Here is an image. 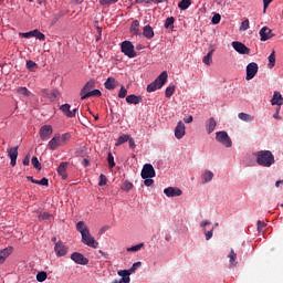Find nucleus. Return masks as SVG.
I'll list each match as a JSON object with an SVG mask.
<instances>
[{
	"instance_id": "f257e3e1",
	"label": "nucleus",
	"mask_w": 283,
	"mask_h": 283,
	"mask_svg": "<svg viewBox=\"0 0 283 283\" xmlns=\"http://www.w3.org/2000/svg\"><path fill=\"white\" fill-rule=\"evenodd\" d=\"M76 230L82 235L83 244H86V247H92V249H98V242L94 239V237H92L90 233V228H87L84 221H78L76 223Z\"/></svg>"
},
{
	"instance_id": "f03ea898",
	"label": "nucleus",
	"mask_w": 283,
	"mask_h": 283,
	"mask_svg": "<svg viewBox=\"0 0 283 283\" xmlns=\"http://www.w3.org/2000/svg\"><path fill=\"white\" fill-rule=\"evenodd\" d=\"M256 158V164L260 167H271L275 165V156L271 150H260L254 154Z\"/></svg>"
},
{
	"instance_id": "7ed1b4c3",
	"label": "nucleus",
	"mask_w": 283,
	"mask_h": 283,
	"mask_svg": "<svg viewBox=\"0 0 283 283\" xmlns=\"http://www.w3.org/2000/svg\"><path fill=\"white\" fill-rule=\"evenodd\" d=\"M167 78H169L167 71L161 72L154 82L147 85L146 92L151 94V92H156V90H161L167 83Z\"/></svg>"
},
{
	"instance_id": "20e7f679",
	"label": "nucleus",
	"mask_w": 283,
	"mask_h": 283,
	"mask_svg": "<svg viewBox=\"0 0 283 283\" xmlns=\"http://www.w3.org/2000/svg\"><path fill=\"white\" fill-rule=\"evenodd\" d=\"M120 50L125 56L128 59H136V50L134 49V44L130 41H124L120 43Z\"/></svg>"
},
{
	"instance_id": "39448f33",
	"label": "nucleus",
	"mask_w": 283,
	"mask_h": 283,
	"mask_svg": "<svg viewBox=\"0 0 283 283\" xmlns=\"http://www.w3.org/2000/svg\"><path fill=\"white\" fill-rule=\"evenodd\" d=\"M216 140L223 145L224 147H232L233 145L231 137H229V134H227V132L224 130L216 133Z\"/></svg>"
},
{
	"instance_id": "423d86ee",
	"label": "nucleus",
	"mask_w": 283,
	"mask_h": 283,
	"mask_svg": "<svg viewBox=\"0 0 283 283\" xmlns=\"http://www.w3.org/2000/svg\"><path fill=\"white\" fill-rule=\"evenodd\" d=\"M142 178H156V170L154 169V166L151 164L144 165L142 169Z\"/></svg>"
},
{
	"instance_id": "0eeeda50",
	"label": "nucleus",
	"mask_w": 283,
	"mask_h": 283,
	"mask_svg": "<svg viewBox=\"0 0 283 283\" xmlns=\"http://www.w3.org/2000/svg\"><path fill=\"white\" fill-rule=\"evenodd\" d=\"M54 251L57 258H65V255H67L69 248L63 244V241H57L55 243Z\"/></svg>"
},
{
	"instance_id": "6e6552de",
	"label": "nucleus",
	"mask_w": 283,
	"mask_h": 283,
	"mask_svg": "<svg viewBox=\"0 0 283 283\" xmlns=\"http://www.w3.org/2000/svg\"><path fill=\"white\" fill-rule=\"evenodd\" d=\"M71 260H73V262H75V264H81L82 266H85L86 264H90V259L85 258V255H83L80 252H74L71 254Z\"/></svg>"
},
{
	"instance_id": "1a4fd4ad",
	"label": "nucleus",
	"mask_w": 283,
	"mask_h": 283,
	"mask_svg": "<svg viewBox=\"0 0 283 283\" xmlns=\"http://www.w3.org/2000/svg\"><path fill=\"white\" fill-rule=\"evenodd\" d=\"M258 63L255 62H251L247 65V81H251L253 78H255V74H258Z\"/></svg>"
},
{
	"instance_id": "9d476101",
	"label": "nucleus",
	"mask_w": 283,
	"mask_h": 283,
	"mask_svg": "<svg viewBox=\"0 0 283 283\" xmlns=\"http://www.w3.org/2000/svg\"><path fill=\"white\" fill-rule=\"evenodd\" d=\"M7 154L11 160L10 161L11 167H17V158H19V146L9 148L7 150Z\"/></svg>"
},
{
	"instance_id": "9b49d317",
	"label": "nucleus",
	"mask_w": 283,
	"mask_h": 283,
	"mask_svg": "<svg viewBox=\"0 0 283 283\" xmlns=\"http://www.w3.org/2000/svg\"><path fill=\"white\" fill-rule=\"evenodd\" d=\"M232 48L238 52L239 54H251V49L244 45V43L239 41L232 42Z\"/></svg>"
},
{
	"instance_id": "f8f14e48",
	"label": "nucleus",
	"mask_w": 283,
	"mask_h": 283,
	"mask_svg": "<svg viewBox=\"0 0 283 283\" xmlns=\"http://www.w3.org/2000/svg\"><path fill=\"white\" fill-rule=\"evenodd\" d=\"M52 126L50 125H44L40 128V138L41 140H50L52 136Z\"/></svg>"
},
{
	"instance_id": "ddd939ff",
	"label": "nucleus",
	"mask_w": 283,
	"mask_h": 283,
	"mask_svg": "<svg viewBox=\"0 0 283 283\" xmlns=\"http://www.w3.org/2000/svg\"><path fill=\"white\" fill-rule=\"evenodd\" d=\"M48 147L51 149V151L59 149V147H63L61 144V135L55 134L54 137L49 142Z\"/></svg>"
},
{
	"instance_id": "4468645a",
	"label": "nucleus",
	"mask_w": 283,
	"mask_h": 283,
	"mask_svg": "<svg viewBox=\"0 0 283 283\" xmlns=\"http://www.w3.org/2000/svg\"><path fill=\"white\" fill-rule=\"evenodd\" d=\"M259 34L261 36V41H269V39H273V36H275V33H273V30L269 27H263Z\"/></svg>"
},
{
	"instance_id": "2eb2a0df",
	"label": "nucleus",
	"mask_w": 283,
	"mask_h": 283,
	"mask_svg": "<svg viewBox=\"0 0 283 283\" xmlns=\"http://www.w3.org/2000/svg\"><path fill=\"white\" fill-rule=\"evenodd\" d=\"M164 193L167 198H176L182 196V190L180 188L168 187L164 189Z\"/></svg>"
},
{
	"instance_id": "dca6fc26",
	"label": "nucleus",
	"mask_w": 283,
	"mask_h": 283,
	"mask_svg": "<svg viewBox=\"0 0 283 283\" xmlns=\"http://www.w3.org/2000/svg\"><path fill=\"white\" fill-rule=\"evenodd\" d=\"M186 134V127L185 123L178 122L177 126L175 127V137L180 140L181 138L185 137Z\"/></svg>"
},
{
	"instance_id": "f3484780",
	"label": "nucleus",
	"mask_w": 283,
	"mask_h": 283,
	"mask_svg": "<svg viewBox=\"0 0 283 283\" xmlns=\"http://www.w3.org/2000/svg\"><path fill=\"white\" fill-rule=\"evenodd\" d=\"M93 87H96V81L91 80L81 90V93H80L81 98H83V96H85V94L91 93Z\"/></svg>"
},
{
	"instance_id": "a211bd4d",
	"label": "nucleus",
	"mask_w": 283,
	"mask_h": 283,
	"mask_svg": "<svg viewBox=\"0 0 283 283\" xmlns=\"http://www.w3.org/2000/svg\"><path fill=\"white\" fill-rule=\"evenodd\" d=\"M117 275H119V277H122L119 280V283H129V282H132V279L129 277V275H132V273L129 272V270H119L117 272Z\"/></svg>"
},
{
	"instance_id": "6ab92c4d",
	"label": "nucleus",
	"mask_w": 283,
	"mask_h": 283,
	"mask_svg": "<svg viewBox=\"0 0 283 283\" xmlns=\"http://www.w3.org/2000/svg\"><path fill=\"white\" fill-rule=\"evenodd\" d=\"M126 103H128V105H138L143 103V96L135 94L128 95L126 97Z\"/></svg>"
},
{
	"instance_id": "aec40b11",
	"label": "nucleus",
	"mask_w": 283,
	"mask_h": 283,
	"mask_svg": "<svg viewBox=\"0 0 283 283\" xmlns=\"http://www.w3.org/2000/svg\"><path fill=\"white\" fill-rule=\"evenodd\" d=\"M12 251H14V248H12V247H8L0 251V264H3V262H6V260H8V258L12 253Z\"/></svg>"
},
{
	"instance_id": "412c9836",
	"label": "nucleus",
	"mask_w": 283,
	"mask_h": 283,
	"mask_svg": "<svg viewBox=\"0 0 283 283\" xmlns=\"http://www.w3.org/2000/svg\"><path fill=\"white\" fill-rule=\"evenodd\" d=\"M271 105H277V107H281V105H283V97L280 92H274L273 97L271 99Z\"/></svg>"
},
{
	"instance_id": "4be33fe9",
	"label": "nucleus",
	"mask_w": 283,
	"mask_h": 283,
	"mask_svg": "<svg viewBox=\"0 0 283 283\" xmlns=\"http://www.w3.org/2000/svg\"><path fill=\"white\" fill-rule=\"evenodd\" d=\"M67 163H61L57 168L59 176L62 177V180H67Z\"/></svg>"
},
{
	"instance_id": "5701e85b",
	"label": "nucleus",
	"mask_w": 283,
	"mask_h": 283,
	"mask_svg": "<svg viewBox=\"0 0 283 283\" xmlns=\"http://www.w3.org/2000/svg\"><path fill=\"white\" fill-rule=\"evenodd\" d=\"M217 125H218V123L216 122V118L210 117L208 119L207 125H206L208 134H213V132L216 130Z\"/></svg>"
},
{
	"instance_id": "b1692460",
	"label": "nucleus",
	"mask_w": 283,
	"mask_h": 283,
	"mask_svg": "<svg viewBox=\"0 0 283 283\" xmlns=\"http://www.w3.org/2000/svg\"><path fill=\"white\" fill-rule=\"evenodd\" d=\"M45 96L54 103V101H59V98H61V92H59V90H53L51 93H45Z\"/></svg>"
},
{
	"instance_id": "393cba45",
	"label": "nucleus",
	"mask_w": 283,
	"mask_h": 283,
	"mask_svg": "<svg viewBox=\"0 0 283 283\" xmlns=\"http://www.w3.org/2000/svg\"><path fill=\"white\" fill-rule=\"evenodd\" d=\"M228 258L230 260V266H238V254L233 249L230 250Z\"/></svg>"
},
{
	"instance_id": "a878e982",
	"label": "nucleus",
	"mask_w": 283,
	"mask_h": 283,
	"mask_svg": "<svg viewBox=\"0 0 283 283\" xmlns=\"http://www.w3.org/2000/svg\"><path fill=\"white\" fill-rule=\"evenodd\" d=\"M140 22L138 20H134L130 25V33L135 34V36H138L140 32Z\"/></svg>"
},
{
	"instance_id": "bb28decb",
	"label": "nucleus",
	"mask_w": 283,
	"mask_h": 283,
	"mask_svg": "<svg viewBox=\"0 0 283 283\" xmlns=\"http://www.w3.org/2000/svg\"><path fill=\"white\" fill-rule=\"evenodd\" d=\"M104 87L106 90H116V78L108 77L106 82L104 83Z\"/></svg>"
},
{
	"instance_id": "cd10ccee",
	"label": "nucleus",
	"mask_w": 283,
	"mask_h": 283,
	"mask_svg": "<svg viewBox=\"0 0 283 283\" xmlns=\"http://www.w3.org/2000/svg\"><path fill=\"white\" fill-rule=\"evenodd\" d=\"M143 34L146 39H154V29L151 25H145Z\"/></svg>"
},
{
	"instance_id": "c85d7f7f",
	"label": "nucleus",
	"mask_w": 283,
	"mask_h": 283,
	"mask_svg": "<svg viewBox=\"0 0 283 283\" xmlns=\"http://www.w3.org/2000/svg\"><path fill=\"white\" fill-rule=\"evenodd\" d=\"M174 23H176V18L169 17L166 19L164 28H166V30L174 31Z\"/></svg>"
},
{
	"instance_id": "c756f323",
	"label": "nucleus",
	"mask_w": 283,
	"mask_h": 283,
	"mask_svg": "<svg viewBox=\"0 0 283 283\" xmlns=\"http://www.w3.org/2000/svg\"><path fill=\"white\" fill-rule=\"evenodd\" d=\"M238 117L240 120H243V123H252L254 119L253 115H249L247 113H239Z\"/></svg>"
},
{
	"instance_id": "7c9ffc66",
	"label": "nucleus",
	"mask_w": 283,
	"mask_h": 283,
	"mask_svg": "<svg viewBox=\"0 0 283 283\" xmlns=\"http://www.w3.org/2000/svg\"><path fill=\"white\" fill-rule=\"evenodd\" d=\"M91 96H102V93L99 90H93L90 93L84 94L81 97V101H86V98H91Z\"/></svg>"
},
{
	"instance_id": "2f4dec72",
	"label": "nucleus",
	"mask_w": 283,
	"mask_h": 283,
	"mask_svg": "<svg viewBox=\"0 0 283 283\" xmlns=\"http://www.w3.org/2000/svg\"><path fill=\"white\" fill-rule=\"evenodd\" d=\"M122 191L129 192L134 189V184L132 181H124L120 186Z\"/></svg>"
},
{
	"instance_id": "473e14b6",
	"label": "nucleus",
	"mask_w": 283,
	"mask_h": 283,
	"mask_svg": "<svg viewBox=\"0 0 283 283\" xmlns=\"http://www.w3.org/2000/svg\"><path fill=\"white\" fill-rule=\"evenodd\" d=\"M40 221H45V222H50V220H52V214L49 212H40L38 216Z\"/></svg>"
},
{
	"instance_id": "72a5a7b5",
	"label": "nucleus",
	"mask_w": 283,
	"mask_h": 283,
	"mask_svg": "<svg viewBox=\"0 0 283 283\" xmlns=\"http://www.w3.org/2000/svg\"><path fill=\"white\" fill-rule=\"evenodd\" d=\"M203 182H211L213 180V172L211 170H206L202 175Z\"/></svg>"
},
{
	"instance_id": "f704fd0d",
	"label": "nucleus",
	"mask_w": 283,
	"mask_h": 283,
	"mask_svg": "<svg viewBox=\"0 0 283 283\" xmlns=\"http://www.w3.org/2000/svg\"><path fill=\"white\" fill-rule=\"evenodd\" d=\"M129 140V135H122L118 137L115 147H120L124 143H127Z\"/></svg>"
},
{
	"instance_id": "c9c22d12",
	"label": "nucleus",
	"mask_w": 283,
	"mask_h": 283,
	"mask_svg": "<svg viewBox=\"0 0 283 283\" xmlns=\"http://www.w3.org/2000/svg\"><path fill=\"white\" fill-rule=\"evenodd\" d=\"M189 6H191V0H181L179 3H178V8L180 10H187L189 9Z\"/></svg>"
},
{
	"instance_id": "e433bc0d",
	"label": "nucleus",
	"mask_w": 283,
	"mask_h": 283,
	"mask_svg": "<svg viewBox=\"0 0 283 283\" xmlns=\"http://www.w3.org/2000/svg\"><path fill=\"white\" fill-rule=\"evenodd\" d=\"M268 67H270V70H273V67H275V51H272V53L269 56Z\"/></svg>"
},
{
	"instance_id": "4c0bfd02",
	"label": "nucleus",
	"mask_w": 283,
	"mask_h": 283,
	"mask_svg": "<svg viewBox=\"0 0 283 283\" xmlns=\"http://www.w3.org/2000/svg\"><path fill=\"white\" fill-rule=\"evenodd\" d=\"M72 138V135L70 133L62 134L60 136V143L62 144V147L67 144V140Z\"/></svg>"
},
{
	"instance_id": "58836bf2",
	"label": "nucleus",
	"mask_w": 283,
	"mask_h": 283,
	"mask_svg": "<svg viewBox=\"0 0 283 283\" xmlns=\"http://www.w3.org/2000/svg\"><path fill=\"white\" fill-rule=\"evenodd\" d=\"M38 67L36 62L29 60L27 61V69L29 70V72H35Z\"/></svg>"
},
{
	"instance_id": "ea45409f",
	"label": "nucleus",
	"mask_w": 283,
	"mask_h": 283,
	"mask_svg": "<svg viewBox=\"0 0 283 283\" xmlns=\"http://www.w3.org/2000/svg\"><path fill=\"white\" fill-rule=\"evenodd\" d=\"M212 57H213V51H210V52H208V54L206 55V56H203V63L206 64V65H211V63H212Z\"/></svg>"
},
{
	"instance_id": "a19ab883",
	"label": "nucleus",
	"mask_w": 283,
	"mask_h": 283,
	"mask_svg": "<svg viewBox=\"0 0 283 283\" xmlns=\"http://www.w3.org/2000/svg\"><path fill=\"white\" fill-rule=\"evenodd\" d=\"M32 36L39 39V41H45V34L41 33L39 29L33 30Z\"/></svg>"
},
{
	"instance_id": "79ce46f5",
	"label": "nucleus",
	"mask_w": 283,
	"mask_h": 283,
	"mask_svg": "<svg viewBox=\"0 0 283 283\" xmlns=\"http://www.w3.org/2000/svg\"><path fill=\"white\" fill-rule=\"evenodd\" d=\"M174 92H176V86H168L165 91L166 98H171V96H174Z\"/></svg>"
},
{
	"instance_id": "37998d69",
	"label": "nucleus",
	"mask_w": 283,
	"mask_h": 283,
	"mask_svg": "<svg viewBox=\"0 0 283 283\" xmlns=\"http://www.w3.org/2000/svg\"><path fill=\"white\" fill-rule=\"evenodd\" d=\"M107 163L109 169H114V167H116V163L114 161V155H112V153H108L107 155Z\"/></svg>"
},
{
	"instance_id": "c03bdc74",
	"label": "nucleus",
	"mask_w": 283,
	"mask_h": 283,
	"mask_svg": "<svg viewBox=\"0 0 283 283\" xmlns=\"http://www.w3.org/2000/svg\"><path fill=\"white\" fill-rule=\"evenodd\" d=\"M249 28H250L249 19H245V20L241 23L239 30H240V32H247V30H249Z\"/></svg>"
},
{
	"instance_id": "a18cd8bd",
	"label": "nucleus",
	"mask_w": 283,
	"mask_h": 283,
	"mask_svg": "<svg viewBox=\"0 0 283 283\" xmlns=\"http://www.w3.org/2000/svg\"><path fill=\"white\" fill-rule=\"evenodd\" d=\"M38 282H45L48 280V272H39L36 274Z\"/></svg>"
},
{
	"instance_id": "49530a36",
	"label": "nucleus",
	"mask_w": 283,
	"mask_h": 283,
	"mask_svg": "<svg viewBox=\"0 0 283 283\" xmlns=\"http://www.w3.org/2000/svg\"><path fill=\"white\" fill-rule=\"evenodd\" d=\"M140 266H143V262L138 261V262H135L132 268L128 270L130 275L132 273H136V270L137 269H140Z\"/></svg>"
},
{
	"instance_id": "de8ad7c7",
	"label": "nucleus",
	"mask_w": 283,
	"mask_h": 283,
	"mask_svg": "<svg viewBox=\"0 0 283 283\" xmlns=\"http://www.w3.org/2000/svg\"><path fill=\"white\" fill-rule=\"evenodd\" d=\"M143 247H145V243H139L137 245H133L130 248H127V251L128 252H137V251H140Z\"/></svg>"
},
{
	"instance_id": "09e8293b",
	"label": "nucleus",
	"mask_w": 283,
	"mask_h": 283,
	"mask_svg": "<svg viewBox=\"0 0 283 283\" xmlns=\"http://www.w3.org/2000/svg\"><path fill=\"white\" fill-rule=\"evenodd\" d=\"M31 163H32L33 167H35L38 169V171H41L42 167H41V163H39L38 157H32Z\"/></svg>"
},
{
	"instance_id": "8fccbe9b",
	"label": "nucleus",
	"mask_w": 283,
	"mask_h": 283,
	"mask_svg": "<svg viewBox=\"0 0 283 283\" xmlns=\"http://www.w3.org/2000/svg\"><path fill=\"white\" fill-rule=\"evenodd\" d=\"M34 185H41L42 187H48V185H50L48 178L43 177L41 180L38 181H33Z\"/></svg>"
},
{
	"instance_id": "3c124183",
	"label": "nucleus",
	"mask_w": 283,
	"mask_h": 283,
	"mask_svg": "<svg viewBox=\"0 0 283 283\" xmlns=\"http://www.w3.org/2000/svg\"><path fill=\"white\" fill-rule=\"evenodd\" d=\"M70 108H71L70 104H63L60 106L61 112L64 113L65 116H67V114H70Z\"/></svg>"
},
{
	"instance_id": "603ef678",
	"label": "nucleus",
	"mask_w": 283,
	"mask_h": 283,
	"mask_svg": "<svg viewBox=\"0 0 283 283\" xmlns=\"http://www.w3.org/2000/svg\"><path fill=\"white\" fill-rule=\"evenodd\" d=\"M99 187H105V185H107V177L103 174L99 175V182H98Z\"/></svg>"
},
{
	"instance_id": "864d4df0",
	"label": "nucleus",
	"mask_w": 283,
	"mask_h": 283,
	"mask_svg": "<svg viewBox=\"0 0 283 283\" xmlns=\"http://www.w3.org/2000/svg\"><path fill=\"white\" fill-rule=\"evenodd\" d=\"M18 94H21L22 96H30V92L28 91V87H19Z\"/></svg>"
},
{
	"instance_id": "5fc2aeb1",
	"label": "nucleus",
	"mask_w": 283,
	"mask_h": 283,
	"mask_svg": "<svg viewBox=\"0 0 283 283\" xmlns=\"http://www.w3.org/2000/svg\"><path fill=\"white\" fill-rule=\"evenodd\" d=\"M101 6H112L118 3V0H99Z\"/></svg>"
},
{
	"instance_id": "6e6d98bb",
	"label": "nucleus",
	"mask_w": 283,
	"mask_h": 283,
	"mask_svg": "<svg viewBox=\"0 0 283 283\" xmlns=\"http://www.w3.org/2000/svg\"><path fill=\"white\" fill-rule=\"evenodd\" d=\"M127 96V88L125 86H122L118 93V98H125Z\"/></svg>"
},
{
	"instance_id": "4d7b16f0",
	"label": "nucleus",
	"mask_w": 283,
	"mask_h": 283,
	"mask_svg": "<svg viewBox=\"0 0 283 283\" xmlns=\"http://www.w3.org/2000/svg\"><path fill=\"white\" fill-rule=\"evenodd\" d=\"M221 17H220V13H216L213 17H212V23H213V25H218V23H220V21H221Z\"/></svg>"
},
{
	"instance_id": "13d9d810",
	"label": "nucleus",
	"mask_w": 283,
	"mask_h": 283,
	"mask_svg": "<svg viewBox=\"0 0 283 283\" xmlns=\"http://www.w3.org/2000/svg\"><path fill=\"white\" fill-rule=\"evenodd\" d=\"M76 112H78V108H74L73 111H69L66 114V118H74L76 116Z\"/></svg>"
},
{
	"instance_id": "bf43d9fd",
	"label": "nucleus",
	"mask_w": 283,
	"mask_h": 283,
	"mask_svg": "<svg viewBox=\"0 0 283 283\" xmlns=\"http://www.w3.org/2000/svg\"><path fill=\"white\" fill-rule=\"evenodd\" d=\"M213 229L212 228L210 231H205L206 240H211L213 238Z\"/></svg>"
},
{
	"instance_id": "052dcab7",
	"label": "nucleus",
	"mask_w": 283,
	"mask_h": 283,
	"mask_svg": "<svg viewBox=\"0 0 283 283\" xmlns=\"http://www.w3.org/2000/svg\"><path fill=\"white\" fill-rule=\"evenodd\" d=\"M144 185L146 187H151V185H154V179H151V178L144 179Z\"/></svg>"
},
{
	"instance_id": "680f3d73",
	"label": "nucleus",
	"mask_w": 283,
	"mask_h": 283,
	"mask_svg": "<svg viewBox=\"0 0 283 283\" xmlns=\"http://www.w3.org/2000/svg\"><path fill=\"white\" fill-rule=\"evenodd\" d=\"M128 145L130 149H136V142L134 140V138L129 137Z\"/></svg>"
},
{
	"instance_id": "e2e57ef3",
	"label": "nucleus",
	"mask_w": 283,
	"mask_h": 283,
	"mask_svg": "<svg viewBox=\"0 0 283 283\" xmlns=\"http://www.w3.org/2000/svg\"><path fill=\"white\" fill-rule=\"evenodd\" d=\"M33 31L30 32H25V33H20V36H22L23 39H30L32 38Z\"/></svg>"
},
{
	"instance_id": "0e129e2a",
	"label": "nucleus",
	"mask_w": 283,
	"mask_h": 283,
	"mask_svg": "<svg viewBox=\"0 0 283 283\" xmlns=\"http://www.w3.org/2000/svg\"><path fill=\"white\" fill-rule=\"evenodd\" d=\"M256 224H258V231H262V229H264V227H266V224L264 222H262L261 220H259L256 222Z\"/></svg>"
},
{
	"instance_id": "69168bd1",
	"label": "nucleus",
	"mask_w": 283,
	"mask_h": 283,
	"mask_svg": "<svg viewBox=\"0 0 283 283\" xmlns=\"http://www.w3.org/2000/svg\"><path fill=\"white\" fill-rule=\"evenodd\" d=\"M209 224H211V221L205 220V221H201L200 227L205 228V227H209Z\"/></svg>"
},
{
	"instance_id": "338daca9",
	"label": "nucleus",
	"mask_w": 283,
	"mask_h": 283,
	"mask_svg": "<svg viewBox=\"0 0 283 283\" xmlns=\"http://www.w3.org/2000/svg\"><path fill=\"white\" fill-rule=\"evenodd\" d=\"M184 122L187 123V124L193 123V116L190 115V116L184 118Z\"/></svg>"
},
{
	"instance_id": "774afa93",
	"label": "nucleus",
	"mask_w": 283,
	"mask_h": 283,
	"mask_svg": "<svg viewBox=\"0 0 283 283\" xmlns=\"http://www.w3.org/2000/svg\"><path fill=\"white\" fill-rule=\"evenodd\" d=\"M22 163H23L24 167H28V166L30 165V157L27 156V157L23 159Z\"/></svg>"
}]
</instances>
